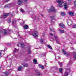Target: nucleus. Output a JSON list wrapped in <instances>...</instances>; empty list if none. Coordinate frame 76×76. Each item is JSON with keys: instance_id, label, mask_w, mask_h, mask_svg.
<instances>
[{"instance_id": "1", "label": "nucleus", "mask_w": 76, "mask_h": 76, "mask_svg": "<svg viewBox=\"0 0 76 76\" xmlns=\"http://www.w3.org/2000/svg\"><path fill=\"white\" fill-rule=\"evenodd\" d=\"M56 2L58 3V7H63L64 6L65 9L67 10V8L68 7V6L67 4V2L66 1H63L61 0H55Z\"/></svg>"}, {"instance_id": "2", "label": "nucleus", "mask_w": 76, "mask_h": 76, "mask_svg": "<svg viewBox=\"0 0 76 76\" xmlns=\"http://www.w3.org/2000/svg\"><path fill=\"white\" fill-rule=\"evenodd\" d=\"M49 12H57V10L54 8V7L51 6L49 9L48 10Z\"/></svg>"}, {"instance_id": "3", "label": "nucleus", "mask_w": 76, "mask_h": 76, "mask_svg": "<svg viewBox=\"0 0 76 76\" xmlns=\"http://www.w3.org/2000/svg\"><path fill=\"white\" fill-rule=\"evenodd\" d=\"M32 35H33L35 38H37L38 36V32L37 31H35L32 34Z\"/></svg>"}, {"instance_id": "4", "label": "nucleus", "mask_w": 76, "mask_h": 76, "mask_svg": "<svg viewBox=\"0 0 76 76\" xmlns=\"http://www.w3.org/2000/svg\"><path fill=\"white\" fill-rule=\"evenodd\" d=\"M62 52H63L64 54V55H66V56H69V52H66V50L64 49H62Z\"/></svg>"}, {"instance_id": "5", "label": "nucleus", "mask_w": 76, "mask_h": 76, "mask_svg": "<svg viewBox=\"0 0 76 76\" xmlns=\"http://www.w3.org/2000/svg\"><path fill=\"white\" fill-rule=\"evenodd\" d=\"M10 73V72H3L2 73V75L1 76H7Z\"/></svg>"}, {"instance_id": "6", "label": "nucleus", "mask_w": 76, "mask_h": 76, "mask_svg": "<svg viewBox=\"0 0 76 76\" xmlns=\"http://www.w3.org/2000/svg\"><path fill=\"white\" fill-rule=\"evenodd\" d=\"M54 39H55L58 44H60V41H59V40L58 39V38H57V37L56 36H54Z\"/></svg>"}, {"instance_id": "7", "label": "nucleus", "mask_w": 76, "mask_h": 76, "mask_svg": "<svg viewBox=\"0 0 76 76\" xmlns=\"http://www.w3.org/2000/svg\"><path fill=\"white\" fill-rule=\"evenodd\" d=\"M0 33H3L4 35H7V31L6 30L2 29V31H0Z\"/></svg>"}, {"instance_id": "8", "label": "nucleus", "mask_w": 76, "mask_h": 76, "mask_svg": "<svg viewBox=\"0 0 76 76\" xmlns=\"http://www.w3.org/2000/svg\"><path fill=\"white\" fill-rule=\"evenodd\" d=\"M17 3L18 5L21 6V5L22 4V3H23V1L22 0H18L17 2Z\"/></svg>"}, {"instance_id": "9", "label": "nucleus", "mask_w": 76, "mask_h": 76, "mask_svg": "<svg viewBox=\"0 0 76 76\" xmlns=\"http://www.w3.org/2000/svg\"><path fill=\"white\" fill-rule=\"evenodd\" d=\"M9 15H10V13L4 14L2 16V18H6Z\"/></svg>"}, {"instance_id": "10", "label": "nucleus", "mask_w": 76, "mask_h": 76, "mask_svg": "<svg viewBox=\"0 0 76 76\" xmlns=\"http://www.w3.org/2000/svg\"><path fill=\"white\" fill-rule=\"evenodd\" d=\"M7 50V48H6L4 49L3 50H0V57H1V51H3L4 52H4H5V51H6V50Z\"/></svg>"}, {"instance_id": "11", "label": "nucleus", "mask_w": 76, "mask_h": 76, "mask_svg": "<svg viewBox=\"0 0 76 76\" xmlns=\"http://www.w3.org/2000/svg\"><path fill=\"white\" fill-rule=\"evenodd\" d=\"M72 60V59H71V60L69 61V62L67 65L68 66H70L72 65V63H73Z\"/></svg>"}, {"instance_id": "12", "label": "nucleus", "mask_w": 76, "mask_h": 76, "mask_svg": "<svg viewBox=\"0 0 76 76\" xmlns=\"http://www.w3.org/2000/svg\"><path fill=\"white\" fill-rule=\"evenodd\" d=\"M69 24H68V25H72V23H73V22H72V21H70V20H67V23H69Z\"/></svg>"}, {"instance_id": "13", "label": "nucleus", "mask_w": 76, "mask_h": 76, "mask_svg": "<svg viewBox=\"0 0 76 76\" xmlns=\"http://www.w3.org/2000/svg\"><path fill=\"white\" fill-rule=\"evenodd\" d=\"M59 26H61V28H65V26H64V25L63 24L61 23L59 24Z\"/></svg>"}, {"instance_id": "14", "label": "nucleus", "mask_w": 76, "mask_h": 76, "mask_svg": "<svg viewBox=\"0 0 76 76\" xmlns=\"http://www.w3.org/2000/svg\"><path fill=\"white\" fill-rule=\"evenodd\" d=\"M73 53V57L74 58V60H75L76 58V52H74Z\"/></svg>"}, {"instance_id": "15", "label": "nucleus", "mask_w": 76, "mask_h": 76, "mask_svg": "<svg viewBox=\"0 0 76 76\" xmlns=\"http://www.w3.org/2000/svg\"><path fill=\"white\" fill-rule=\"evenodd\" d=\"M10 7V4H8L7 5H5L4 7L5 9H6L7 8H8V7Z\"/></svg>"}, {"instance_id": "16", "label": "nucleus", "mask_w": 76, "mask_h": 76, "mask_svg": "<svg viewBox=\"0 0 76 76\" xmlns=\"http://www.w3.org/2000/svg\"><path fill=\"white\" fill-rule=\"evenodd\" d=\"M33 61L34 64H37L38 63V62H37V59H34Z\"/></svg>"}, {"instance_id": "17", "label": "nucleus", "mask_w": 76, "mask_h": 76, "mask_svg": "<svg viewBox=\"0 0 76 76\" xmlns=\"http://www.w3.org/2000/svg\"><path fill=\"white\" fill-rule=\"evenodd\" d=\"M38 66H39V68H41V69H44V67L42 65H41L39 64Z\"/></svg>"}, {"instance_id": "18", "label": "nucleus", "mask_w": 76, "mask_h": 76, "mask_svg": "<svg viewBox=\"0 0 76 76\" xmlns=\"http://www.w3.org/2000/svg\"><path fill=\"white\" fill-rule=\"evenodd\" d=\"M22 64L24 67H27V66H28V65L27 64H25V63H24Z\"/></svg>"}, {"instance_id": "19", "label": "nucleus", "mask_w": 76, "mask_h": 76, "mask_svg": "<svg viewBox=\"0 0 76 76\" xmlns=\"http://www.w3.org/2000/svg\"><path fill=\"white\" fill-rule=\"evenodd\" d=\"M63 70V68H61L59 69V73H62V71Z\"/></svg>"}, {"instance_id": "20", "label": "nucleus", "mask_w": 76, "mask_h": 76, "mask_svg": "<svg viewBox=\"0 0 76 76\" xmlns=\"http://www.w3.org/2000/svg\"><path fill=\"white\" fill-rule=\"evenodd\" d=\"M24 28L26 29H27L28 28V25H24Z\"/></svg>"}, {"instance_id": "21", "label": "nucleus", "mask_w": 76, "mask_h": 76, "mask_svg": "<svg viewBox=\"0 0 76 76\" xmlns=\"http://www.w3.org/2000/svg\"><path fill=\"white\" fill-rule=\"evenodd\" d=\"M18 49H17L16 48H15L14 49V53H15L16 52H18Z\"/></svg>"}, {"instance_id": "22", "label": "nucleus", "mask_w": 76, "mask_h": 76, "mask_svg": "<svg viewBox=\"0 0 76 76\" xmlns=\"http://www.w3.org/2000/svg\"><path fill=\"white\" fill-rule=\"evenodd\" d=\"M37 75L38 76H42V74L41 73H39V72H38L37 73Z\"/></svg>"}, {"instance_id": "23", "label": "nucleus", "mask_w": 76, "mask_h": 76, "mask_svg": "<svg viewBox=\"0 0 76 76\" xmlns=\"http://www.w3.org/2000/svg\"><path fill=\"white\" fill-rule=\"evenodd\" d=\"M40 41V42L41 44L44 43V40H43V39H41Z\"/></svg>"}, {"instance_id": "24", "label": "nucleus", "mask_w": 76, "mask_h": 76, "mask_svg": "<svg viewBox=\"0 0 76 76\" xmlns=\"http://www.w3.org/2000/svg\"><path fill=\"white\" fill-rule=\"evenodd\" d=\"M69 14L70 15H71V16H73V12H69Z\"/></svg>"}, {"instance_id": "25", "label": "nucleus", "mask_w": 76, "mask_h": 76, "mask_svg": "<svg viewBox=\"0 0 76 76\" xmlns=\"http://www.w3.org/2000/svg\"><path fill=\"white\" fill-rule=\"evenodd\" d=\"M28 54H30V53H31V50H30L29 48H28Z\"/></svg>"}, {"instance_id": "26", "label": "nucleus", "mask_w": 76, "mask_h": 76, "mask_svg": "<svg viewBox=\"0 0 76 76\" xmlns=\"http://www.w3.org/2000/svg\"><path fill=\"white\" fill-rule=\"evenodd\" d=\"M22 69V66H20L18 68V70H20Z\"/></svg>"}, {"instance_id": "27", "label": "nucleus", "mask_w": 76, "mask_h": 76, "mask_svg": "<svg viewBox=\"0 0 76 76\" xmlns=\"http://www.w3.org/2000/svg\"><path fill=\"white\" fill-rule=\"evenodd\" d=\"M21 46V47H25V44L23 43H21L20 44Z\"/></svg>"}, {"instance_id": "28", "label": "nucleus", "mask_w": 76, "mask_h": 76, "mask_svg": "<svg viewBox=\"0 0 76 76\" xmlns=\"http://www.w3.org/2000/svg\"><path fill=\"white\" fill-rule=\"evenodd\" d=\"M58 64L61 67L62 66V63L61 62H58Z\"/></svg>"}, {"instance_id": "29", "label": "nucleus", "mask_w": 76, "mask_h": 76, "mask_svg": "<svg viewBox=\"0 0 76 76\" xmlns=\"http://www.w3.org/2000/svg\"><path fill=\"white\" fill-rule=\"evenodd\" d=\"M61 14L62 16H64L65 15V13L64 12H62Z\"/></svg>"}, {"instance_id": "30", "label": "nucleus", "mask_w": 76, "mask_h": 76, "mask_svg": "<svg viewBox=\"0 0 76 76\" xmlns=\"http://www.w3.org/2000/svg\"><path fill=\"white\" fill-rule=\"evenodd\" d=\"M74 2L75 4V6L76 8V0L74 1Z\"/></svg>"}, {"instance_id": "31", "label": "nucleus", "mask_w": 76, "mask_h": 76, "mask_svg": "<svg viewBox=\"0 0 76 76\" xmlns=\"http://www.w3.org/2000/svg\"><path fill=\"white\" fill-rule=\"evenodd\" d=\"M14 25H16V23H15V22L14 21H13L12 22V25L13 26H14Z\"/></svg>"}, {"instance_id": "32", "label": "nucleus", "mask_w": 76, "mask_h": 76, "mask_svg": "<svg viewBox=\"0 0 76 76\" xmlns=\"http://www.w3.org/2000/svg\"><path fill=\"white\" fill-rule=\"evenodd\" d=\"M60 31L61 33H64V31L63 30H60Z\"/></svg>"}, {"instance_id": "33", "label": "nucleus", "mask_w": 76, "mask_h": 76, "mask_svg": "<svg viewBox=\"0 0 76 76\" xmlns=\"http://www.w3.org/2000/svg\"><path fill=\"white\" fill-rule=\"evenodd\" d=\"M51 18L53 20H54L55 19V18H54V16H52V17H51Z\"/></svg>"}, {"instance_id": "34", "label": "nucleus", "mask_w": 76, "mask_h": 76, "mask_svg": "<svg viewBox=\"0 0 76 76\" xmlns=\"http://www.w3.org/2000/svg\"><path fill=\"white\" fill-rule=\"evenodd\" d=\"M47 47L48 48H52V47H51L50 45H48Z\"/></svg>"}, {"instance_id": "35", "label": "nucleus", "mask_w": 76, "mask_h": 76, "mask_svg": "<svg viewBox=\"0 0 76 76\" xmlns=\"http://www.w3.org/2000/svg\"><path fill=\"white\" fill-rule=\"evenodd\" d=\"M53 54H54L55 56V58H56V55H57V54L55 53H54Z\"/></svg>"}, {"instance_id": "36", "label": "nucleus", "mask_w": 76, "mask_h": 76, "mask_svg": "<svg viewBox=\"0 0 76 76\" xmlns=\"http://www.w3.org/2000/svg\"><path fill=\"white\" fill-rule=\"evenodd\" d=\"M46 53H43L42 54L43 56H45L46 55Z\"/></svg>"}, {"instance_id": "37", "label": "nucleus", "mask_w": 76, "mask_h": 76, "mask_svg": "<svg viewBox=\"0 0 76 76\" xmlns=\"http://www.w3.org/2000/svg\"><path fill=\"white\" fill-rule=\"evenodd\" d=\"M23 1H24V2H25L26 3H27V0H22Z\"/></svg>"}, {"instance_id": "38", "label": "nucleus", "mask_w": 76, "mask_h": 76, "mask_svg": "<svg viewBox=\"0 0 76 76\" xmlns=\"http://www.w3.org/2000/svg\"><path fill=\"white\" fill-rule=\"evenodd\" d=\"M20 43H19L17 45V46H18V47H19V45H20Z\"/></svg>"}, {"instance_id": "39", "label": "nucleus", "mask_w": 76, "mask_h": 76, "mask_svg": "<svg viewBox=\"0 0 76 76\" xmlns=\"http://www.w3.org/2000/svg\"><path fill=\"white\" fill-rule=\"evenodd\" d=\"M20 12H23V10L22 9H20Z\"/></svg>"}, {"instance_id": "40", "label": "nucleus", "mask_w": 76, "mask_h": 76, "mask_svg": "<svg viewBox=\"0 0 76 76\" xmlns=\"http://www.w3.org/2000/svg\"><path fill=\"white\" fill-rule=\"evenodd\" d=\"M73 27H74V28H76V25H74Z\"/></svg>"}, {"instance_id": "41", "label": "nucleus", "mask_w": 76, "mask_h": 76, "mask_svg": "<svg viewBox=\"0 0 76 76\" xmlns=\"http://www.w3.org/2000/svg\"><path fill=\"white\" fill-rule=\"evenodd\" d=\"M68 1H69V3H71V0H67Z\"/></svg>"}, {"instance_id": "42", "label": "nucleus", "mask_w": 76, "mask_h": 76, "mask_svg": "<svg viewBox=\"0 0 76 76\" xmlns=\"http://www.w3.org/2000/svg\"><path fill=\"white\" fill-rule=\"evenodd\" d=\"M51 22L52 23H54V22L53 21H51Z\"/></svg>"}, {"instance_id": "43", "label": "nucleus", "mask_w": 76, "mask_h": 76, "mask_svg": "<svg viewBox=\"0 0 76 76\" xmlns=\"http://www.w3.org/2000/svg\"><path fill=\"white\" fill-rule=\"evenodd\" d=\"M8 21H9V23H10L11 22V20H8Z\"/></svg>"}, {"instance_id": "44", "label": "nucleus", "mask_w": 76, "mask_h": 76, "mask_svg": "<svg viewBox=\"0 0 76 76\" xmlns=\"http://www.w3.org/2000/svg\"><path fill=\"white\" fill-rule=\"evenodd\" d=\"M9 0H5V1L6 2H7V1H9Z\"/></svg>"}, {"instance_id": "45", "label": "nucleus", "mask_w": 76, "mask_h": 76, "mask_svg": "<svg viewBox=\"0 0 76 76\" xmlns=\"http://www.w3.org/2000/svg\"><path fill=\"white\" fill-rule=\"evenodd\" d=\"M50 31H53V28H51L50 29Z\"/></svg>"}, {"instance_id": "46", "label": "nucleus", "mask_w": 76, "mask_h": 76, "mask_svg": "<svg viewBox=\"0 0 76 76\" xmlns=\"http://www.w3.org/2000/svg\"><path fill=\"white\" fill-rule=\"evenodd\" d=\"M16 13H18V11H16Z\"/></svg>"}, {"instance_id": "47", "label": "nucleus", "mask_w": 76, "mask_h": 76, "mask_svg": "<svg viewBox=\"0 0 76 76\" xmlns=\"http://www.w3.org/2000/svg\"><path fill=\"white\" fill-rule=\"evenodd\" d=\"M50 50H52L53 49V48H50Z\"/></svg>"}, {"instance_id": "48", "label": "nucleus", "mask_w": 76, "mask_h": 76, "mask_svg": "<svg viewBox=\"0 0 76 76\" xmlns=\"http://www.w3.org/2000/svg\"><path fill=\"white\" fill-rule=\"evenodd\" d=\"M41 16H42V17H43V15H41Z\"/></svg>"}, {"instance_id": "49", "label": "nucleus", "mask_w": 76, "mask_h": 76, "mask_svg": "<svg viewBox=\"0 0 76 76\" xmlns=\"http://www.w3.org/2000/svg\"><path fill=\"white\" fill-rule=\"evenodd\" d=\"M53 35V34H50V35Z\"/></svg>"}, {"instance_id": "50", "label": "nucleus", "mask_w": 76, "mask_h": 76, "mask_svg": "<svg viewBox=\"0 0 76 76\" xmlns=\"http://www.w3.org/2000/svg\"><path fill=\"white\" fill-rule=\"evenodd\" d=\"M72 50H75V49L74 48H72Z\"/></svg>"}, {"instance_id": "51", "label": "nucleus", "mask_w": 76, "mask_h": 76, "mask_svg": "<svg viewBox=\"0 0 76 76\" xmlns=\"http://www.w3.org/2000/svg\"><path fill=\"white\" fill-rule=\"evenodd\" d=\"M36 49H38V48H36Z\"/></svg>"}, {"instance_id": "52", "label": "nucleus", "mask_w": 76, "mask_h": 76, "mask_svg": "<svg viewBox=\"0 0 76 76\" xmlns=\"http://www.w3.org/2000/svg\"><path fill=\"white\" fill-rule=\"evenodd\" d=\"M10 59H11V60H12V58H11Z\"/></svg>"}, {"instance_id": "53", "label": "nucleus", "mask_w": 76, "mask_h": 76, "mask_svg": "<svg viewBox=\"0 0 76 76\" xmlns=\"http://www.w3.org/2000/svg\"><path fill=\"white\" fill-rule=\"evenodd\" d=\"M8 70L9 71V70Z\"/></svg>"}, {"instance_id": "54", "label": "nucleus", "mask_w": 76, "mask_h": 76, "mask_svg": "<svg viewBox=\"0 0 76 76\" xmlns=\"http://www.w3.org/2000/svg\"><path fill=\"white\" fill-rule=\"evenodd\" d=\"M45 23H46V21H45Z\"/></svg>"}, {"instance_id": "55", "label": "nucleus", "mask_w": 76, "mask_h": 76, "mask_svg": "<svg viewBox=\"0 0 76 76\" xmlns=\"http://www.w3.org/2000/svg\"><path fill=\"white\" fill-rule=\"evenodd\" d=\"M30 47H31V46H30Z\"/></svg>"}, {"instance_id": "56", "label": "nucleus", "mask_w": 76, "mask_h": 76, "mask_svg": "<svg viewBox=\"0 0 76 76\" xmlns=\"http://www.w3.org/2000/svg\"><path fill=\"white\" fill-rule=\"evenodd\" d=\"M0 69H1V68H0Z\"/></svg>"}, {"instance_id": "57", "label": "nucleus", "mask_w": 76, "mask_h": 76, "mask_svg": "<svg viewBox=\"0 0 76 76\" xmlns=\"http://www.w3.org/2000/svg\"><path fill=\"white\" fill-rule=\"evenodd\" d=\"M52 39H53V38H52Z\"/></svg>"}]
</instances>
